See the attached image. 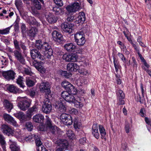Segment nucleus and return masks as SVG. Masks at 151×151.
<instances>
[{
	"label": "nucleus",
	"mask_w": 151,
	"mask_h": 151,
	"mask_svg": "<svg viewBox=\"0 0 151 151\" xmlns=\"http://www.w3.org/2000/svg\"><path fill=\"white\" fill-rule=\"evenodd\" d=\"M60 72L61 75L65 78H68L69 76V75H70V74L69 73H67L66 71H63L61 70L60 71Z\"/></svg>",
	"instance_id": "obj_55"
},
{
	"label": "nucleus",
	"mask_w": 151,
	"mask_h": 151,
	"mask_svg": "<svg viewBox=\"0 0 151 151\" xmlns=\"http://www.w3.org/2000/svg\"><path fill=\"white\" fill-rule=\"evenodd\" d=\"M53 39L55 42L60 43H62L64 39L62 34L59 32L54 30L52 34Z\"/></svg>",
	"instance_id": "obj_9"
},
{
	"label": "nucleus",
	"mask_w": 151,
	"mask_h": 151,
	"mask_svg": "<svg viewBox=\"0 0 151 151\" xmlns=\"http://www.w3.org/2000/svg\"><path fill=\"white\" fill-rule=\"evenodd\" d=\"M43 42L41 40H37L35 44V47L38 49H42Z\"/></svg>",
	"instance_id": "obj_45"
},
{
	"label": "nucleus",
	"mask_w": 151,
	"mask_h": 151,
	"mask_svg": "<svg viewBox=\"0 0 151 151\" xmlns=\"http://www.w3.org/2000/svg\"><path fill=\"white\" fill-rule=\"evenodd\" d=\"M44 116L41 114H37L33 117V121L36 123H41L44 120Z\"/></svg>",
	"instance_id": "obj_27"
},
{
	"label": "nucleus",
	"mask_w": 151,
	"mask_h": 151,
	"mask_svg": "<svg viewBox=\"0 0 151 151\" xmlns=\"http://www.w3.org/2000/svg\"><path fill=\"white\" fill-rule=\"evenodd\" d=\"M0 143L3 151H6V143L4 136L0 133Z\"/></svg>",
	"instance_id": "obj_33"
},
{
	"label": "nucleus",
	"mask_w": 151,
	"mask_h": 151,
	"mask_svg": "<svg viewBox=\"0 0 151 151\" xmlns=\"http://www.w3.org/2000/svg\"><path fill=\"white\" fill-rule=\"evenodd\" d=\"M8 143L12 151H19L20 148L13 139L12 138L9 139Z\"/></svg>",
	"instance_id": "obj_18"
},
{
	"label": "nucleus",
	"mask_w": 151,
	"mask_h": 151,
	"mask_svg": "<svg viewBox=\"0 0 151 151\" xmlns=\"http://www.w3.org/2000/svg\"><path fill=\"white\" fill-rule=\"evenodd\" d=\"M3 103L5 109L9 112L13 108V104L6 99H5Z\"/></svg>",
	"instance_id": "obj_25"
},
{
	"label": "nucleus",
	"mask_w": 151,
	"mask_h": 151,
	"mask_svg": "<svg viewBox=\"0 0 151 151\" xmlns=\"http://www.w3.org/2000/svg\"><path fill=\"white\" fill-rule=\"evenodd\" d=\"M46 121L44 125H41L40 126V129L41 131H46L48 132H50L52 134H55L58 131V128L55 125L53 124L51 119L46 116Z\"/></svg>",
	"instance_id": "obj_2"
},
{
	"label": "nucleus",
	"mask_w": 151,
	"mask_h": 151,
	"mask_svg": "<svg viewBox=\"0 0 151 151\" xmlns=\"http://www.w3.org/2000/svg\"><path fill=\"white\" fill-rule=\"evenodd\" d=\"M47 20L50 23H53L56 22L58 18L52 14L49 13L45 15Z\"/></svg>",
	"instance_id": "obj_20"
},
{
	"label": "nucleus",
	"mask_w": 151,
	"mask_h": 151,
	"mask_svg": "<svg viewBox=\"0 0 151 151\" xmlns=\"http://www.w3.org/2000/svg\"><path fill=\"white\" fill-rule=\"evenodd\" d=\"M99 125L96 124L93 125L92 129V133L93 135L97 139H98L100 136L98 132Z\"/></svg>",
	"instance_id": "obj_22"
},
{
	"label": "nucleus",
	"mask_w": 151,
	"mask_h": 151,
	"mask_svg": "<svg viewBox=\"0 0 151 151\" xmlns=\"http://www.w3.org/2000/svg\"><path fill=\"white\" fill-rule=\"evenodd\" d=\"M20 18L19 17L17 16L16 20L15 22L14 27L15 28L18 27V24L20 21Z\"/></svg>",
	"instance_id": "obj_63"
},
{
	"label": "nucleus",
	"mask_w": 151,
	"mask_h": 151,
	"mask_svg": "<svg viewBox=\"0 0 151 151\" xmlns=\"http://www.w3.org/2000/svg\"><path fill=\"white\" fill-rule=\"evenodd\" d=\"M14 116L20 120H23L25 119L26 116L24 113L20 112L14 114Z\"/></svg>",
	"instance_id": "obj_36"
},
{
	"label": "nucleus",
	"mask_w": 151,
	"mask_h": 151,
	"mask_svg": "<svg viewBox=\"0 0 151 151\" xmlns=\"http://www.w3.org/2000/svg\"><path fill=\"white\" fill-rule=\"evenodd\" d=\"M13 43L15 49L17 50H20V43L17 40L15 39L14 40Z\"/></svg>",
	"instance_id": "obj_51"
},
{
	"label": "nucleus",
	"mask_w": 151,
	"mask_h": 151,
	"mask_svg": "<svg viewBox=\"0 0 151 151\" xmlns=\"http://www.w3.org/2000/svg\"><path fill=\"white\" fill-rule=\"evenodd\" d=\"M71 84L68 81H63L61 83L62 86L65 89H67V88L69 87L70 85Z\"/></svg>",
	"instance_id": "obj_50"
},
{
	"label": "nucleus",
	"mask_w": 151,
	"mask_h": 151,
	"mask_svg": "<svg viewBox=\"0 0 151 151\" xmlns=\"http://www.w3.org/2000/svg\"><path fill=\"white\" fill-rule=\"evenodd\" d=\"M36 137H37V135L32 134L26 137L25 138V140L26 141L31 142L33 141Z\"/></svg>",
	"instance_id": "obj_41"
},
{
	"label": "nucleus",
	"mask_w": 151,
	"mask_h": 151,
	"mask_svg": "<svg viewBox=\"0 0 151 151\" xmlns=\"http://www.w3.org/2000/svg\"><path fill=\"white\" fill-rule=\"evenodd\" d=\"M66 90V91H64L61 93V96L63 99L67 102L73 104L76 107L81 108L83 106L81 99L78 97L76 98L68 92L73 95H75L77 92L76 89L71 84L67 88Z\"/></svg>",
	"instance_id": "obj_1"
},
{
	"label": "nucleus",
	"mask_w": 151,
	"mask_h": 151,
	"mask_svg": "<svg viewBox=\"0 0 151 151\" xmlns=\"http://www.w3.org/2000/svg\"><path fill=\"white\" fill-rule=\"evenodd\" d=\"M35 81L29 78H27L26 80V83L28 87H31L33 86L35 84Z\"/></svg>",
	"instance_id": "obj_30"
},
{
	"label": "nucleus",
	"mask_w": 151,
	"mask_h": 151,
	"mask_svg": "<svg viewBox=\"0 0 151 151\" xmlns=\"http://www.w3.org/2000/svg\"><path fill=\"white\" fill-rule=\"evenodd\" d=\"M66 134L69 138L72 139L73 138L74 134L71 130H68L66 132Z\"/></svg>",
	"instance_id": "obj_48"
},
{
	"label": "nucleus",
	"mask_w": 151,
	"mask_h": 151,
	"mask_svg": "<svg viewBox=\"0 0 151 151\" xmlns=\"http://www.w3.org/2000/svg\"><path fill=\"white\" fill-rule=\"evenodd\" d=\"M70 62H74L77 61L78 57L76 53L70 54Z\"/></svg>",
	"instance_id": "obj_43"
},
{
	"label": "nucleus",
	"mask_w": 151,
	"mask_h": 151,
	"mask_svg": "<svg viewBox=\"0 0 151 151\" xmlns=\"http://www.w3.org/2000/svg\"><path fill=\"white\" fill-rule=\"evenodd\" d=\"M23 79L22 77L19 76L17 79L16 82L20 87L24 88L25 86L23 82Z\"/></svg>",
	"instance_id": "obj_35"
},
{
	"label": "nucleus",
	"mask_w": 151,
	"mask_h": 151,
	"mask_svg": "<svg viewBox=\"0 0 151 151\" xmlns=\"http://www.w3.org/2000/svg\"><path fill=\"white\" fill-rule=\"evenodd\" d=\"M35 140L37 146H40L42 145V143L40 140V137L38 136L37 135V137L35 138Z\"/></svg>",
	"instance_id": "obj_53"
},
{
	"label": "nucleus",
	"mask_w": 151,
	"mask_h": 151,
	"mask_svg": "<svg viewBox=\"0 0 151 151\" xmlns=\"http://www.w3.org/2000/svg\"><path fill=\"white\" fill-rule=\"evenodd\" d=\"M25 128L29 131H31L33 129V126L30 122H27L25 125Z\"/></svg>",
	"instance_id": "obj_42"
},
{
	"label": "nucleus",
	"mask_w": 151,
	"mask_h": 151,
	"mask_svg": "<svg viewBox=\"0 0 151 151\" xmlns=\"http://www.w3.org/2000/svg\"><path fill=\"white\" fill-rule=\"evenodd\" d=\"M74 127L75 129H79L81 127V124L79 119L77 117H75L73 119Z\"/></svg>",
	"instance_id": "obj_29"
},
{
	"label": "nucleus",
	"mask_w": 151,
	"mask_h": 151,
	"mask_svg": "<svg viewBox=\"0 0 151 151\" xmlns=\"http://www.w3.org/2000/svg\"><path fill=\"white\" fill-rule=\"evenodd\" d=\"M117 55L124 62L126 61V59L122 54L119 52L118 53Z\"/></svg>",
	"instance_id": "obj_58"
},
{
	"label": "nucleus",
	"mask_w": 151,
	"mask_h": 151,
	"mask_svg": "<svg viewBox=\"0 0 151 151\" xmlns=\"http://www.w3.org/2000/svg\"><path fill=\"white\" fill-rule=\"evenodd\" d=\"M53 51L52 49H50L48 50H45L43 53L44 58H47L50 59L52 55Z\"/></svg>",
	"instance_id": "obj_31"
},
{
	"label": "nucleus",
	"mask_w": 151,
	"mask_h": 151,
	"mask_svg": "<svg viewBox=\"0 0 151 151\" xmlns=\"http://www.w3.org/2000/svg\"><path fill=\"white\" fill-rule=\"evenodd\" d=\"M56 143L63 149H66L68 145V142L65 139L58 140L56 141Z\"/></svg>",
	"instance_id": "obj_23"
},
{
	"label": "nucleus",
	"mask_w": 151,
	"mask_h": 151,
	"mask_svg": "<svg viewBox=\"0 0 151 151\" xmlns=\"http://www.w3.org/2000/svg\"><path fill=\"white\" fill-rule=\"evenodd\" d=\"M145 121L146 123L148 125H150L151 126V120L149 119L147 117H145Z\"/></svg>",
	"instance_id": "obj_64"
},
{
	"label": "nucleus",
	"mask_w": 151,
	"mask_h": 151,
	"mask_svg": "<svg viewBox=\"0 0 151 151\" xmlns=\"http://www.w3.org/2000/svg\"><path fill=\"white\" fill-rule=\"evenodd\" d=\"M75 42L78 45L83 46L86 42L84 33L82 32H77L74 35Z\"/></svg>",
	"instance_id": "obj_3"
},
{
	"label": "nucleus",
	"mask_w": 151,
	"mask_h": 151,
	"mask_svg": "<svg viewBox=\"0 0 151 151\" xmlns=\"http://www.w3.org/2000/svg\"><path fill=\"white\" fill-rule=\"evenodd\" d=\"M13 53L15 58L17 60L22 64H25V59L22 55V51L20 49L19 50L17 49L15 50L13 52Z\"/></svg>",
	"instance_id": "obj_10"
},
{
	"label": "nucleus",
	"mask_w": 151,
	"mask_h": 151,
	"mask_svg": "<svg viewBox=\"0 0 151 151\" xmlns=\"http://www.w3.org/2000/svg\"><path fill=\"white\" fill-rule=\"evenodd\" d=\"M8 123L14 127H17L18 126L17 122L13 117Z\"/></svg>",
	"instance_id": "obj_56"
},
{
	"label": "nucleus",
	"mask_w": 151,
	"mask_h": 151,
	"mask_svg": "<svg viewBox=\"0 0 151 151\" xmlns=\"http://www.w3.org/2000/svg\"><path fill=\"white\" fill-rule=\"evenodd\" d=\"M99 128L101 138L106 140L105 136L106 134V132L104 128L102 125H99Z\"/></svg>",
	"instance_id": "obj_32"
},
{
	"label": "nucleus",
	"mask_w": 151,
	"mask_h": 151,
	"mask_svg": "<svg viewBox=\"0 0 151 151\" xmlns=\"http://www.w3.org/2000/svg\"><path fill=\"white\" fill-rule=\"evenodd\" d=\"M60 118L61 122L65 125H69L72 124V119L70 115L63 113L60 115Z\"/></svg>",
	"instance_id": "obj_8"
},
{
	"label": "nucleus",
	"mask_w": 151,
	"mask_h": 151,
	"mask_svg": "<svg viewBox=\"0 0 151 151\" xmlns=\"http://www.w3.org/2000/svg\"><path fill=\"white\" fill-rule=\"evenodd\" d=\"M75 17H76V19L78 23H83L85 20V15L83 12H80L78 14H76Z\"/></svg>",
	"instance_id": "obj_21"
},
{
	"label": "nucleus",
	"mask_w": 151,
	"mask_h": 151,
	"mask_svg": "<svg viewBox=\"0 0 151 151\" xmlns=\"http://www.w3.org/2000/svg\"><path fill=\"white\" fill-rule=\"evenodd\" d=\"M7 90L11 93H20L21 90L13 85H10L7 87Z\"/></svg>",
	"instance_id": "obj_28"
},
{
	"label": "nucleus",
	"mask_w": 151,
	"mask_h": 151,
	"mask_svg": "<svg viewBox=\"0 0 151 151\" xmlns=\"http://www.w3.org/2000/svg\"><path fill=\"white\" fill-rule=\"evenodd\" d=\"M33 65L40 73L42 74L45 73L46 69L41 65L40 63L35 61L33 62Z\"/></svg>",
	"instance_id": "obj_24"
},
{
	"label": "nucleus",
	"mask_w": 151,
	"mask_h": 151,
	"mask_svg": "<svg viewBox=\"0 0 151 151\" xmlns=\"http://www.w3.org/2000/svg\"><path fill=\"white\" fill-rule=\"evenodd\" d=\"M55 108L60 112H64L66 111V108L61 101H58L55 103Z\"/></svg>",
	"instance_id": "obj_19"
},
{
	"label": "nucleus",
	"mask_w": 151,
	"mask_h": 151,
	"mask_svg": "<svg viewBox=\"0 0 151 151\" xmlns=\"http://www.w3.org/2000/svg\"><path fill=\"white\" fill-rule=\"evenodd\" d=\"M42 49H45V50H48L50 49H52L51 48L50 46L48 43L44 42H43Z\"/></svg>",
	"instance_id": "obj_46"
},
{
	"label": "nucleus",
	"mask_w": 151,
	"mask_h": 151,
	"mask_svg": "<svg viewBox=\"0 0 151 151\" xmlns=\"http://www.w3.org/2000/svg\"><path fill=\"white\" fill-rule=\"evenodd\" d=\"M52 10L57 15H62L63 13V9L60 7L57 6L54 7Z\"/></svg>",
	"instance_id": "obj_34"
},
{
	"label": "nucleus",
	"mask_w": 151,
	"mask_h": 151,
	"mask_svg": "<svg viewBox=\"0 0 151 151\" xmlns=\"http://www.w3.org/2000/svg\"><path fill=\"white\" fill-rule=\"evenodd\" d=\"M117 98V104L118 105H123L124 104V101L123 100L125 97V95L123 91L120 90H118L116 92Z\"/></svg>",
	"instance_id": "obj_12"
},
{
	"label": "nucleus",
	"mask_w": 151,
	"mask_h": 151,
	"mask_svg": "<svg viewBox=\"0 0 151 151\" xmlns=\"http://www.w3.org/2000/svg\"><path fill=\"white\" fill-rule=\"evenodd\" d=\"M74 27L73 24L71 23H64L61 25V28L63 31L70 33L72 32Z\"/></svg>",
	"instance_id": "obj_11"
},
{
	"label": "nucleus",
	"mask_w": 151,
	"mask_h": 151,
	"mask_svg": "<svg viewBox=\"0 0 151 151\" xmlns=\"http://www.w3.org/2000/svg\"><path fill=\"white\" fill-rule=\"evenodd\" d=\"M135 99L137 102H139L140 103L142 104L143 103V101L140 95L139 94H138L135 97Z\"/></svg>",
	"instance_id": "obj_57"
},
{
	"label": "nucleus",
	"mask_w": 151,
	"mask_h": 151,
	"mask_svg": "<svg viewBox=\"0 0 151 151\" xmlns=\"http://www.w3.org/2000/svg\"><path fill=\"white\" fill-rule=\"evenodd\" d=\"M17 101H19L18 103L17 106L23 111L27 109L30 105V103L28 100L24 99L21 97H18Z\"/></svg>",
	"instance_id": "obj_4"
},
{
	"label": "nucleus",
	"mask_w": 151,
	"mask_h": 151,
	"mask_svg": "<svg viewBox=\"0 0 151 151\" xmlns=\"http://www.w3.org/2000/svg\"><path fill=\"white\" fill-rule=\"evenodd\" d=\"M7 63V60L6 59L3 58L0 59V68H2Z\"/></svg>",
	"instance_id": "obj_47"
},
{
	"label": "nucleus",
	"mask_w": 151,
	"mask_h": 151,
	"mask_svg": "<svg viewBox=\"0 0 151 151\" xmlns=\"http://www.w3.org/2000/svg\"><path fill=\"white\" fill-rule=\"evenodd\" d=\"M55 3L57 5L60 6L63 5V3L61 0H53Z\"/></svg>",
	"instance_id": "obj_61"
},
{
	"label": "nucleus",
	"mask_w": 151,
	"mask_h": 151,
	"mask_svg": "<svg viewBox=\"0 0 151 151\" xmlns=\"http://www.w3.org/2000/svg\"><path fill=\"white\" fill-rule=\"evenodd\" d=\"M35 8L38 10H40L42 8V5L38 0H32Z\"/></svg>",
	"instance_id": "obj_39"
},
{
	"label": "nucleus",
	"mask_w": 151,
	"mask_h": 151,
	"mask_svg": "<svg viewBox=\"0 0 151 151\" xmlns=\"http://www.w3.org/2000/svg\"><path fill=\"white\" fill-rule=\"evenodd\" d=\"M81 6L80 2L75 1L67 6L66 7V9L69 14L74 13L80 10Z\"/></svg>",
	"instance_id": "obj_6"
},
{
	"label": "nucleus",
	"mask_w": 151,
	"mask_h": 151,
	"mask_svg": "<svg viewBox=\"0 0 151 151\" xmlns=\"http://www.w3.org/2000/svg\"><path fill=\"white\" fill-rule=\"evenodd\" d=\"M52 110V106L51 102L47 98H45L42 105V111L44 113H50Z\"/></svg>",
	"instance_id": "obj_7"
},
{
	"label": "nucleus",
	"mask_w": 151,
	"mask_h": 151,
	"mask_svg": "<svg viewBox=\"0 0 151 151\" xmlns=\"http://www.w3.org/2000/svg\"><path fill=\"white\" fill-rule=\"evenodd\" d=\"M21 134L20 130L19 129H17L15 130H13L12 136H14L17 138H18L21 136Z\"/></svg>",
	"instance_id": "obj_44"
},
{
	"label": "nucleus",
	"mask_w": 151,
	"mask_h": 151,
	"mask_svg": "<svg viewBox=\"0 0 151 151\" xmlns=\"http://www.w3.org/2000/svg\"><path fill=\"white\" fill-rule=\"evenodd\" d=\"M70 113L71 114H77L78 113L77 110L75 108H73L69 110Z\"/></svg>",
	"instance_id": "obj_60"
},
{
	"label": "nucleus",
	"mask_w": 151,
	"mask_h": 151,
	"mask_svg": "<svg viewBox=\"0 0 151 151\" xmlns=\"http://www.w3.org/2000/svg\"><path fill=\"white\" fill-rule=\"evenodd\" d=\"M12 25L3 29H0V34L6 35L8 34L9 32V31L11 28L12 27Z\"/></svg>",
	"instance_id": "obj_38"
},
{
	"label": "nucleus",
	"mask_w": 151,
	"mask_h": 151,
	"mask_svg": "<svg viewBox=\"0 0 151 151\" xmlns=\"http://www.w3.org/2000/svg\"><path fill=\"white\" fill-rule=\"evenodd\" d=\"M67 69L70 72H76L80 69V67L76 63H70L67 66Z\"/></svg>",
	"instance_id": "obj_16"
},
{
	"label": "nucleus",
	"mask_w": 151,
	"mask_h": 151,
	"mask_svg": "<svg viewBox=\"0 0 151 151\" xmlns=\"http://www.w3.org/2000/svg\"><path fill=\"white\" fill-rule=\"evenodd\" d=\"M70 54H65L63 55L62 58L66 62H70Z\"/></svg>",
	"instance_id": "obj_54"
},
{
	"label": "nucleus",
	"mask_w": 151,
	"mask_h": 151,
	"mask_svg": "<svg viewBox=\"0 0 151 151\" xmlns=\"http://www.w3.org/2000/svg\"><path fill=\"white\" fill-rule=\"evenodd\" d=\"M114 64L115 67L116 71L117 72L119 70V65L117 60L114 57Z\"/></svg>",
	"instance_id": "obj_49"
},
{
	"label": "nucleus",
	"mask_w": 151,
	"mask_h": 151,
	"mask_svg": "<svg viewBox=\"0 0 151 151\" xmlns=\"http://www.w3.org/2000/svg\"><path fill=\"white\" fill-rule=\"evenodd\" d=\"M38 110V104L35 105L32 107L30 108L27 111V113L28 116L29 117H31L33 114L32 113L33 112H37Z\"/></svg>",
	"instance_id": "obj_26"
},
{
	"label": "nucleus",
	"mask_w": 151,
	"mask_h": 151,
	"mask_svg": "<svg viewBox=\"0 0 151 151\" xmlns=\"http://www.w3.org/2000/svg\"><path fill=\"white\" fill-rule=\"evenodd\" d=\"M16 73L12 70H9L4 72L3 76L5 79L9 81L13 80L15 78Z\"/></svg>",
	"instance_id": "obj_13"
},
{
	"label": "nucleus",
	"mask_w": 151,
	"mask_h": 151,
	"mask_svg": "<svg viewBox=\"0 0 151 151\" xmlns=\"http://www.w3.org/2000/svg\"><path fill=\"white\" fill-rule=\"evenodd\" d=\"M40 91L42 92L50 93V86L48 82H42L41 83L39 86Z\"/></svg>",
	"instance_id": "obj_15"
},
{
	"label": "nucleus",
	"mask_w": 151,
	"mask_h": 151,
	"mask_svg": "<svg viewBox=\"0 0 151 151\" xmlns=\"http://www.w3.org/2000/svg\"><path fill=\"white\" fill-rule=\"evenodd\" d=\"M64 48L68 52H77L78 53H82L83 50L81 48L78 47L74 43H69L65 44L64 46Z\"/></svg>",
	"instance_id": "obj_5"
},
{
	"label": "nucleus",
	"mask_w": 151,
	"mask_h": 151,
	"mask_svg": "<svg viewBox=\"0 0 151 151\" xmlns=\"http://www.w3.org/2000/svg\"><path fill=\"white\" fill-rule=\"evenodd\" d=\"M34 19V18L29 17L26 20V22L30 25L33 24H34V21H33Z\"/></svg>",
	"instance_id": "obj_59"
},
{
	"label": "nucleus",
	"mask_w": 151,
	"mask_h": 151,
	"mask_svg": "<svg viewBox=\"0 0 151 151\" xmlns=\"http://www.w3.org/2000/svg\"><path fill=\"white\" fill-rule=\"evenodd\" d=\"M24 72L26 74L28 75H31L32 74V72L30 68H25Z\"/></svg>",
	"instance_id": "obj_62"
},
{
	"label": "nucleus",
	"mask_w": 151,
	"mask_h": 151,
	"mask_svg": "<svg viewBox=\"0 0 151 151\" xmlns=\"http://www.w3.org/2000/svg\"><path fill=\"white\" fill-rule=\"evenodd\" d=\"M1 128L4 134H7L9 136L11 135H13V130L8 126L3 124L1 126Z\"/></svg>",
	"instance_id": "obj_17"
},
{
	"label": "nucleus",
	"mask_w": 151,
	"mask_h": 151,
	"mask_svg": "<svg viewBox=\"0 0 151 151\" xmlns=\"http://www.w3.org/2000/svg\"><path fill=\"white\" fill-rule=\"evenodd\" d=\"M37 32V29L35 27H32L29 30L28 33L29 36L34 37Z\"/></svg>",
	"instance_id": "obj_37"
},
{
	"label": "nucleus",
	"mask_w": 151,
	"mask_h": 151,
	"mask_svg": "<svg viewBox=\"0 0 151 151\" xmlns=\"http://www.w3.org/2000/svg\"><path fill=\"white\" fill-rule=\"evenodd\" d=\"M3 117L5 120L7 121L8 122L11 120V119L12 118V116L7 114H4L3 115Z\"/></svg>",
	"instance_id": "obj_52"
},
{
	"label": "nucleus",
	"mask_w": 151,
	"mask_h": 151,
	"mask_svg": "<svg viewBox=\"0 0 151 151\" xmlns=\"http://www.w3.org/2000/svg\"><path fill=\"white\" fill-rule=\"evenodd\" d=\"M19 45L23 50V53L24 55H26L27 52V49L25 43L21 42L20 43Z\"/></svg>",
	"instance_id": "obj_40"
},
{
	"label": "nucleus",
	"mask_w": 151,
	"mask_h": 151,
	"mask_svg": "<svg viewBox=\"0 0 151 151\" xmlns=\"http://www.w3.org/2000/svg\"><path fill=\"white\" fill-rule=\"evenodd\" d=\"M30 53L31 57L33 59L37 58L41 60H42L44 59V57L36 49H33L31 50Z\"/></svg>",
	"instance_id": "obj_14"
}]
</instances>
